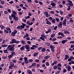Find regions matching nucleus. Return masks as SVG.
Here are the masks:
<instances>
[{
	"label": "nucleus",
	"mask_w": 74,
	"mask_h": 74,
	"mask_svg": "<svg viewBox=\"0 0 74 74\" xmlns=\"http://www.w3.org/2000/svg\"><path fill=\"white\" fill-rule=\"evenodd\" d=\"M14 47H15L14 45H9L8 47V51H14Z\"/></svg>",
	"instance_id": "f257e3e1"
},
{
	"label": "nucleus",
	"mask_w": 74,
	"mask_h": 74,
	"mask_svg": "<svg viewBox=\"0 0 74 74\" xmlns=\"http://www.w3.org/2000/svg\"><path fill=\"white\" fill-rule=\"evenodd\" d=\"M41 37H40V39H41V40H43V41H45V39H47V37L45 36L44 35L42 34L41 35Z\"/></svg>",
	"instance_id": "f03ea898"
},
{
	"label": "nucleus",
	"mask_w": 74,
	"mask_h": 74,
	"mask_svg": "<svg viewBox=\"0 0 74 74\" xmlns=\"http://www.w3.org/2000/svg\"><path fill=\"white\" fill-rule=\"evenodd\" d=\"M44 14L46 17H49L51 16V15L49 14L47 12H45Z\"/></svg>",
	"instance_id": "7ed1b4c3"
},
{
	"label": "nucleus",
	"mask_w": 74,
	"mask_h": 74,
	"mask_svg": "<svg viewBox=\"0 0 74 74\" xmlns=\"http://www.w3.org/2000/svg\"><path fill=\"white\" fill-rule=\"evenodd\" d=\"M62 25H63V23L62 22H60L59 23V24L58 25V27L59 28H61L62 27Z\"/></svg>",
	"instance_id": "20e7f679"
},
{
	"label": "nucleus",
	"mask_w": 74,
	"mask_h": 74,
	"mask_svg": "<svg viewBox=\"0 0 74 74\" xmlns=\"http://www.w3.org/2000/svg\"><path fill=\"white\" fill-rule=\"evenodd\" d=\"M24 59L25 60V62L26 64H27V63H29V61H27V58L26 57H25L24 58Z\"/></svg>",
	"instance_id": "39448f33"
},
{
	"label": "nucleus",
	"mask_w": 74,
	"mask_h": 74,
	"mask_svg": "<svg viewBox=\"0 0 74 74\" xmlns=\"http://www.w3.org/2000/svg\"><path fill=\"white\" fill-rule=\"evenodd\" d=\"M67 1L69 3V5H71V6H73V3H72V1L68 0Z\"/></svg>",
	"instance_id": "423d86ee"
},
{
	"label": "nucleus",
	"mask_w": 74,
	"mask_h": 74,
	"mask_svg": "<svg viewBox=\"0 0 74 74\" xmlns=\"http://www.w3.org/2000/svg\"><path fill=\"white\" fill-rule=\"evenodd\" d=\"M68 41V40L67 39L61 41V43L62 44H64L66 42H67Z\"/></svg>",
	"instance_id": "0eeeda50"
},
{
	"label": "nucleus",
	"mask_w": 74,
	"mask_h": 74,
	"mask_svg": "<svg viewBox=\"0 0 74 74\" xmlns=\"http://www.w3.org/2000/svg\"><path fill=\"white\" fill-rule=\"evenodd\" d=\"M16 40L15 39H13L12 40V41L10 42V44H14L15 43Z\"/></svg>",
	"instance_id": "6e6552de"
},
{
	"label": "nucleus",
	"mask_w": 74,
	"mask_h": 74,
	"mask_svg": "<svg viewBox=\"0 0 74 74\" xmlns=\"http://www.w3.org/2000/svg\"><path fill=\"white\" fill-rule=\"evenodd\" d=\"M57 63V61H54V62L51 63V65L52 66H53L55 65V64H56Z\"/></svg>",
	"instance_id": "1a4fd4ad"
},
{
	"label": "nucleus",
	"mask_w": 74,
	"mask_h": 74,
	"mask_svg": "<svg viewBox=\"0 0 74 74\" xmlns=\"http://www.w3.org/2000/svg\"><path fill=\"white\" fill-rule=\"evenodd\" d=\"M66 22L67 21H66V19H64L63 21V25L64 26H66Z\"/></svg>",
	"instance_id": "9d476101"
},
{
	"label": "nucleus",
	"mask_w": 74,
	"mask_h": 74,
	"mask_svg": "<svg viewBox=\"0 0 74 74\" xmlns=\"http://www.w3.org/2000/svg\"><path fill=\"white\" fill-rule=\"evenodd\" d=\"M29 37V34H26L25 35H24V36H23V38H25L26 37L27 38V37Z\"/></svg>",
	"instance_id": "9b49d317"
},
{
	"label": "nucleus",
	"mask_w": 74,
	"mask_h": 74,
	"mask_svg": "<svg viewBox=\"0 0 74 74\" xmlns=\"http://www.w3.org/2000/svg\"><path fill=\"white\" fill-rule=\"evenodd\" d=\"M25 47L26 48V49H30V47H29V46L28 45H26L25 46Z\"/></svg>",
	"instance_id": "f8f14e48"
},
{
	"label": "nucleus",
	"mask_w": 74,
	"mask_h": 74,
	"mask_svg": "<svg viewBox=\"0 0 74 74\" xmlns=\"http://www.w3.org/2000/svg\"><path fill=\"white\" fill-rule=\"evenodd\" d=\"M50 5L53 6H56V3H51Z\"/></svg>",
	"instance_id": "ddd939ff"
},
{
	"label": "nucleus",
	"mask_w": 74,
	"mask_h": 74,
	"mask_svg": "<svg viewBox=\"0 0 74 74\" xmlns=\"http://www.w3.org/2000/svg\"><path fill=\"white\" fill-rule=\"evenodd\" d=\"M10 65L11 66H12V67H14V64L13 63V62H10Z\"/></svg>",
	"instance_id": "4468645a"
},
{
	"label": "nucleus",
	"mask_w": 74,
	"mask_h": 74,
	"mask_svg": "<svg viewBox=\"0 0 74 74\" xmlns=\"http://www.w3.org/2000/svg\"><path fill=\"white\" fill-rule=\"evenodd\" d=\"M65 58L64 59H65V60H67V59H68V58H69V56L67 55H65Z\"/></svg>",
	"instance_id": "2eb2a0df"
},
{
	"label": "nucleus",
	"mask_w": 74,
	"mask_h": 74,
	"mask_svg": "<svg viewBox=\"0 0 74 74\" xmlns=\"http://www.w3.org/2000/svg\"><path fill=\"white\" fill-rule=\"evenodd\" d=\"M21 42L23 44H26V43H25V41L23 40H21Z\"/></svg>",
	"instance_id": "dca6fc26"
},
{
	"label": "nucleus",
	"mask_w": 74,
	"mask_h": 74,
	"mask_svg": "<svg viewBox=\"0 0 74 74\" xmlns=\"http://www.w3.org/2000/svg\"><path fill=\"white\" fill-rule=\"evenodd\" d=\"M67 70L68 71H71V66H68Z\"/></svg>",
	"instance_id": "f3484780"
},
{
	"label": "nucleus",
	"mask_w": 74,
	"mask_h": 74,
	"mask_svg": "<svg viewBox=\"0 0 74 74\" xmlns=\"http://www.w3.org/2000/svg\"><path fill=\"white\" fill-rule=\"evenodd\" d=\"M12 55L13 56L14 55H16V53L14 51H12L11 52Z\"/></svg>",
	"instance_id": "a211bd4d"
},
{
	"label": "nucleus",
	"mask_w": 74,
	"mask_h": 74,
	"mask_svg": "<svg viewBox=\"0 0 74 74\" xmlns=\"http://www.w3.org/2000/svg\"><path fill=\"white\" fill-rule=\"evenodd\" d=\"M50 58V56H46L44 57V59H48Z\"/></svg>",
	"instance_id": "6ab92c4d"
},
{
	"label": "nucleus",
	"mask_w": 74,
	"mask_h": 74,
	"mask_svg": "<svg viewBox=\"0 0 74 74\" xmlns=\"http://www.w3.org/2000/svg\"><path fill=\"white\" fill-rule=\"evenodd\" d=\"M64 32L65 33V34H69L70 33L69 32L67 31H66V30H64Z\"/></svg>",
	"instance_id": "aec40b11"
},
{
	"label": "nucleus",
	"mask_w": 74,
	"mask_h": 74,
	"mask_svg": "<svg viewBox=\"0 0 74 74\" xmlns=\"http://www.w3.org/2000/svg\"><path fill=\"white\" fill-rule=\"evenodd\" d=\"M8 45H1V46L3 48H4V47H7Z\"/></svg>",
	"instance_id": "412c9836"
},
{
	"label": "nucleus",
	"mask_w": 74,
	"mask_h": 74,
	"mask_svg": "<svg viewBox=\"0 0 74 74\" xmlns=\"http://www.w3.org/2000/svg\"><path fill=\"white\" fill-rule=\"evenodd\" d=\"M64 35V34L62 32H59L58 34V35H59V36H60V35H61V36H63V35Z\"/></svg>",
	"instance_id": "4be33fe9"
},
{
	"label": "nucleus",
	"mask_w": 74,
	"mask_h": 74,
	"mask_svg": "<svg viewBox=\"0 0 74 74\" xmlns=\"http://www.w3.org/2000/svg\"><path fill=\"white\" fill-rule=\"evenodd\" d=\"M14 19L15 20V21H17L18 20V18L16 16H15V17H14Z\"/></svg>",
	"instance_id": "5701e85b"
},
{
	"label": "nucleus",
	"mask_w": 74,
	"mask_h": 74,
	"mask_svg": "<svg viewBox=\"0 0 74 74\" xmlns=\"http://www.w3.org/2000/svg\"><path fill=\"white\" fill-rule=\"evenodd\" d=\"M57 66L58 67H62V64H61L60 63H58L57 64Z\"/></svg>",
	"instance_id": "b1692460"
},
{
	"label": "nucleus",
	"mask_w": 74,
	"mask_h": 74,
	"mask_svg": "<svg viewBox=\"0 0 74 74\" xmlns=\"http://www.w3.org/2000/svg\"><path fill=\"white\" fill-rule=\"evenodd\" d=\"M4 13L5 15H7L8 14V12L6 11H4Z\"/></svg>",
	"instance_id": "393cba45"
},
{
	"label": "nucleus",
	"mask_w": 74,
	"mask_h": 74,
	"mask_svg": "<svg viewBox=\"0 0 74 74\" xmlns=\"http://www.w3.org/2000/svg\"><path fill=\"white\" fill-rule=\"evenodd\" d=\"M46 65L47 66H49V63L48 62H46Z\"/></svg>",
	"instance_id": "a878e982"
},
{
	"label": "nucleus",
	"mask_w": 74,
	"mask_h": 74,
	"mask_svg": "<svg viewBox=\"0 0 74 74\" xmlns=\"http://www.w3.org/2000/svg\"><path fill=\"white\" fill-rule=\"evenodd\" d=\"M0 27H1V29H4V28H5V27H4V26L3 25H0Z\"/></svg>",
	"instance_id": "bb28decb"
},
{
	"label": "nucleus",
	"mask_w": 74,
	"mask_h": 74,
	"mask_svg": "<svg viewBox=\"0 0 74 74\" xmlns=\"http://www.w3.org/2000/svg\"><path fill=\"white\" fill-rule=\"evenodd\" d=\"M27 73L29 74H32V72L30 70H28L27 71Z\"/></svg>",
	"instance_id": "cd10ccee"
},
{
	"label": "nucleus",
	"mask_w": 74,
	"mask_h": 74,
	"mask_svg": "<svg viewBox=\"0 0 74 74\" xmlns=\"http://www.w3.org/2000/svg\"><path fill=\"white\" fill-rule=\"evenodd\" d=\"M4 32L5 33H8L9 32L6 29L4 30Z\"/></svg>",
	"instance_id": "c85d7f7f"
},
{
	"label": "nucleus",
	"mask_w": 74,
	"mask_h": 74,
	"mask_svg": "<svg viewBox=\"0 0 74 74\" xmlns=\"http://www.w3.org/2000/svg\"><path fill=\"white\" fill-rule=\"evenodd\" d=\"M3 52L4 53H8V51H7V50H4Z\"/></svg>",
	"instance_id": "c756f323"
},
{
	"label": "nucleus",
	"mask_w": 74,
	"mask_h": 74,
	"mask_svg": "<svg viewBox=\"0 0 74 74\" xmlns=\"http://www.w3.org/2000/svg\"><path fill=\"white\" fill-rule=\"evenodd\" d=\"M12 13L13 14H15L16 15L17 13L16 12L12 10Z\"/></svg>",
	"instance_id": "7c9ffc66"
},
{
	"label": "nucleus",
	"mask_w": 74,
	"mask_h": 74,
	"mask_svg": "<svg viewBox=\"0 0 74 74\" xmlns=\"http://www.w3.org/2000/svg\"><path fill=\"white\" fill-rule=\"evenodd\" d=\"M11 16L12 17V18H14L15 16V15L14 14H13V13H12Z\"/></svg>",
	"instance_id": "2f4dec72"
},
{
	"label": "nucleus",
	"mask_w": 74,
	"mask_h": 74,
	"mask_svg": "<svg viewBox=\"0 0 74 74\" xmlns=\"http://www.w3.org/2000/svg\"><path fill=\"white\" fill-rule=\"evenodd\" d=\"M50 48L51 49H53V48H55V47H54V46L53 45H50Z\"/></svg>",
	"instance_id": "473e14b6"
},
{
	"label": "nucleus",
	"mask_w": 74,
	"mask_h": 74,
	"mask_svg": "<svg viewBox=\"0 0 74 74\" xmlns=\"http://www.w3.org/2000/svg\"><path fill=\"white\" fill-rule=\"evenodd\" d=\"M13 56H12V55H9V56H8V58H9L10 59H11V58H12V57Z\"/></svg>",
	"instance_id": "72a5a7b5"
},
{
	"label": "nucleus",
	"mask_w": 74,
	"mask_h": 74,
	"mask_svg": "<svg viewBox=\"0 0 74 74\" xmlns=\"http://www.w3.org/2000/svg\"><path fill=\"white\" fill-rule=\"evenodd\" d=\"M56 21V20L55 19H53V20H52V22L53 23H55L56 22L55 21Z\"/></svg>",
	"instance_id": "f704fd0d"
},
{
	"label": "nucleus",
	"mask_w": 74,
	"mask_h": 74,
	"mask_svg": "<svg viewBox=\"0 0 74 74\" xmlns=\"http://www.w3.org/2000/svg\"><path fill=\"white\" fill-rule=\"evenodd\" d=\"M11 34L13 36H15V33L14 32H12Z\"/></svg>",
	"instance_id": "c9c22d12"
},
{
	"label": "nucleus",
	"mask_w": 74,
	"mask_h": 74,
	"mask_svg": "<svg viewBox=\"0 0 74 74\" xmlns=\"http://www.w3.org/2000/svg\"><path fill=\"white\" fill-rule=\"evenodd\" d=\"M6 29L8 30V31H10V30H11V29L9 27H6Z\"/></svg>",
	"instance_id": "e433bc0d"
},
{
	"label": "nucleus",
	"mask_w": 74,
	"mask_h": 74,
	"mask_svg": "<svg viewBox=\"0 0 74 74\" xmlns=\"http://www.w3.org/2000/svg\"><path fill=\"white\" fill-rule=\"evenodd\" d=\"M45 49L44 48H43L42 49V52H45Z\"/></svg>",
	"instance_id": "4c0bfd02"
},
{
	"label": "nucleus",
	"mask_w": 74,
	"mask_h": 74,
	"mask_svg": "<svg viewBox=\"0 0 74 74\" xmlns=\"http://www.w3.org/2000/svg\"><path fill=\"white\" fill-rule=\"evenodd\" d=\"M55 34H51V37H54L55 36Z\"/></svg>",
	"instance_id": "58836bf2"
},
{
	"label": "nucleus",
	"mask_w": 74,
	"mask_h": 74,
	"mask_svg": "<svg viewBox=\"0 0 74 74\" xmlns=\"http://www.w3.org/2000/svg\"><path fill=\"white\" fill-rule=\"evenodd\" d=\"M55 19H56V20L57 22H59V18H55Z\"/></svg>",
	"instance_id": "ea45409f"
},
{
	"label": "nucleus",
	"mask_w": 74,
	"mask_h": 74,
	"mask_svg": "<svg viewBox=\"0 0 74 74\" xmlns=\"http://www.w3.org/2000/svg\"><path fill=\"white\" fill-rule=\"evenodd\" d=\"M57 66L56 65H55L53 66L54 69H57Z\"/></svg>",
	"instance_id": "a19ab883"
},
{
	"label": "nucleus",
	"mask_w": 74,
	"mask_h": 74,
	"mask_svg": "<svg viewBox=\"0 0 74 74\" xmlns=\"http://www.w3.org/2000/svg\"><path fill=\"white\" fill-rule=\"evenodd\" d=\"M24 47H25V46L22 47L20 49L21 50H24Z\"/></svg>",
	"instance_id": "79ce46f5"
},
{
	"label": "nucleus",
	"mask_w": 74,
	"mask_h": 74,
	"mask_svg": "<svg viewBox=\"0 0 74 74\" xmlns=\"http://www.w3.org/2000/svg\"><path fill=\"white\" fill-rule=\"evenodd\" d=\"M45 44L47 46H49V45H50V44L49 43L46 42L45 43Z\"/></svg>",
	"instance_id": "37998d69"
},
{
	"label": "nucleus",
	"mask_w": 74,
	"mask_h": 74,
	"mask_svg": "<svg viewBox=\"0 0 74 74\" xmlns=\"http://www.w3.org/2000/svg\"><path fill=\"white\" fill-rule=\"evenodd\" d=\"M59 12L60 14H63V12L62 10H60Z\"/></svg>",
	"instance_id": "c03bdc74"
},
{
	"label": "nucleus",
	"mask_w": 74,
	"mask_h": 74,
	"mask_svg": "<svg viewBox=\"0 0 74 74\" xmlns=\"http://www.w3.org/2000/svg\"><path fill=\"white\" fill-rule=\"evenodd\" d=\"M62 3H63L62 4H66V1H62Z\"/></svg>",
	"instance_id": "a18cd8bd"
},
{
	"label": "nucleus",
	"mask_w": 74,
	"mask_h": 74,
	"mask_svg": "<svg viewBox=\"0 0 74 74\" xmlns=\"http://www.w3.org/2000/svg\"><path fill=\"white\" fill-rule=\"evenodd\" d=\"M66 71H67V70H66V69H63V73H66Z\"/></svg>",
	"instance_id": "49530a36"
},
{
	"label": "nucleus",
	"mask_w": 74,
	"mask_h": 74,
	"mask_svg": "<svg viewBox=\"0 0 74 74\" xmlns=\"http://www.w3.org/2000/svg\"><path fill=\"white\" fill-rule=\"evenodd\" d=\"M42 67H45V69H47V67H46V66H45V64H43L42 65Z\"/></svg>",
	"instance_id": "de8ad7c7"
},
{
	"label": "nucleus",
	"mask_w": 74,
	"mask_h": 74,
	"mask_svg": "<svg viewBox=\"0 0 74 74\" xmlns=\"http://www.w3.org/2000/svg\"><path fill=\"white\" fill-rule=\"evenodd\" d=\"M47 24H48V25H51V22H50L49 21H47Z\"/></svg>",
	"instance_id": "09e8293b"
},
{
	"label": "nucleus",
	"mask_w": 74,
	"mask_h": 74,
	"mask_svg": "<svg viewBox=\"0 0 74 74\" xmlns=\"http://www.w3.org/2000/svg\"><path fill=\"white\" fill-rule=\"evenodd\" d=\"M1 4H4V2L3 1H2L1 2Z\"/></svg>",
	"instance_id": "8fccbe9b"
},
{
	"label": "nucleus",
	"mask_w": 74,
	"mask_h": 74,
	"mask_svg": "<svg viewBox=\"0 0 74 74\" xmlns=\"http://www.w3.org/2000/svg\"><path fill=\"white\" fill-rule=\"evenodd\" d=\"M5 42V40H2V44H4V43Z\"/></svg>",
	"instance_id": "3c124183"
},
{
	"label": "nucleus",
	"mask_w": 74,
	"mask_h": 74,
	"mask_svg": "<svg viewBox=\"0 0 74 74\" xmlns=\"http://www.w3.org/2000/svg\"><path fill=\"white\" fill-rule=\"evenodd\" d=\"M2 59H4L5 60V59H7V57L6 56H3L2 57Z\"/></svg>",
	"instance_id": "603ef678"
},
{
	"label": "nucleus",
	"mask_w": 74,
	"mask_h": 74,
	"mask_svg": "<svg viewBox=\"0 0 74 74\" xmlns=\"http://www.w3.org/2000/svg\"><path fill=\"white\" fill-rule=\"evenodd\" d=\"M9 18L10 20H11L12 19V17L11 16H9Z\"/></svg>",
	"instance_id": "864d4df0"
},
{
	"label": "nucleus",
	"mask_w": 74,
	"mask_h": 74,
	"mask_svg": "<svg viewBox=\"0 0 74 74\" xmlns=\"http://www.w3.org/2000/svg\"><path fill=\"white\" fill-rule=\"evenodd\" d=\"M10 4H12V3H14V1H10L8 2Z\"/></svg>",
	"instance_id": "5fc2aeb1"
},
{
	"label": "nucleus",
	"mask_w": 74,
	"mask_h": 74,
	"mask_svg": "<svg viewBox=\"0 0 74 74\" xmlns=\"http://www.w3.org/2000/svg\"><path fill=\"white\" fill-rule=\"evenodd\" d=\"M12 62H13V63H16V60H13Z\"/></svg>",
	"instance_id": "6e6d98bb"
},
{
	"label": "nucleus",
	"mask_w": 74,
	"mask_h": 74,
	"mask_svg": "<svg viewBox=\"0 0 74 74\" xmlns=\"http://www.w3.org/2000/svg\"><path fill=\"white\" fill-rule=\"evenodd\" d=\"M70 48H74V45H71L70 46Z\"/></svg>",
	"instance_id": "4d7b16f0"
},
{
	"label": "nucleus",
	"mask_w": 74,
	"mask_h": 74,
	"mask_svg": "<svg viewBox=\"0 0 74 74\" xmlns=\"http://www.w3.org/2000/svg\"><path fill=\"white\" fill-rule=\"evenodd\" d=\"M33 23H32V22H31V23H29V26H31V25H33Z\"/></svg>",
	"instance_id": "13d9d810"
},
{
	"label": "nucleus",
	"mask_w": 74,
	"mask_h": 74,
	"mask_svg": "<svg viewBox=\"0 0 74 74\" xmlns=\"http://www.w3.org/2000/svg\"><path fill=\"white\" fill-rule=\"evenodd\" d=\"M68 16L69 17H71V16H72V14H68Z\"/></svg>",
	"instance_id": "bf43d9fd"
},
{
	"label": "nucleus",
	"mask_w": 74,
	"mask_h": 74,
	"mask_svg": "<svg viewBox=\"0 0 74 74\" xmlns=\"http://www.w3.org/2000/svg\"><path fill=\"white\" fill-rule=\"evenodd\" d=\"M9 12V13H10L11 12V10L10 9H8L7 10Z\"/></svg>",
	"instance_id": "052dcab7"
},
{
	"label": "nucleus",
	"mask_w": 74,
	"mask_h": 74,
	"mask_svg": "<svg viewBox=\"0 0 74 74\" xmlns=\"http://www.w3.org/2000/svg\"><path fill=\"white\" fill-rule=\"evenodd\" d=\"M37 55H38V53H34V56H36Z\"/></svg>",
	"instance_id": "680f3d73"
},
{
	"label": "nucleus",
	"mask_w": 74,
	"mask_h": 74,
	"mask_svg": "<svg viewBox=\"0 0 74 74\" xmlns=\"http://www.w3.org/2000/svg\"><path fill=\"white\" fill-rule=\"evenodd\" d=\"M70 58H71V60H73V59H74V58L73 57L71 56L70 57Z\"/></svg>",
	"instance_id": "e2e57ef3"
},
{
	"label": "nucleus",
	"mask_w": 74,
	"mask_h": 74,
	"mask_svg": "<svg viewBox=\"0 0 74 74\" xmlns=\"http://www.w3.org/2000/svg\"><path fill=\"white\" fill-rule=\"evenodd\" d=\"M39 3L40 4V5H42V4H43L40 1L39 2Z\"/></svg>",
	"instance_id": "0e129e2a"
},
{
	"label": "nucleus",
	"mask_w": 74,
	"mask_h": 74,
	"mask_svg": "<svg viewBox=\"0 0 74 74\" xmlns=\"http://www.w3.org/2000/svg\"><path fill=\"white\" fill-rule=\"evenodd\" d=\"M26 39L27 40H30V37H27L26 38Z\"/></svg>",
	"instance_id": "69168bd1"
},
{
	"label": "nucleus",
	"mask_w": 74,
	"mask_h": 74,
	"mask_svg": "<svg viewBox=\"0 0 74 74\" xmlns=\"http://www.w3.org/2000/svg\"><path fill=\"white\" fill-rule=\"evenodd\" d=\"M33 60L30 59L29 60V62H30V63H32L33 62Z\"/></svg>",
	"instance_id": "338daca9"
},
{
	"label": "nucleus",
	"mask_w": 74,
	"mask_h": 74,
	"mask_svg": "<svg viewBox=\"0 0 74 74\" xmlns=\"http://www.w3.org/2000/svg\"><path fill=\"white\" fill-rule=\"evenodd\" d=\"M18 13L19 14V15L22 14V12H18Z\"/></svg>",
	"instance_id": "774afa93"
}]
</instances>
